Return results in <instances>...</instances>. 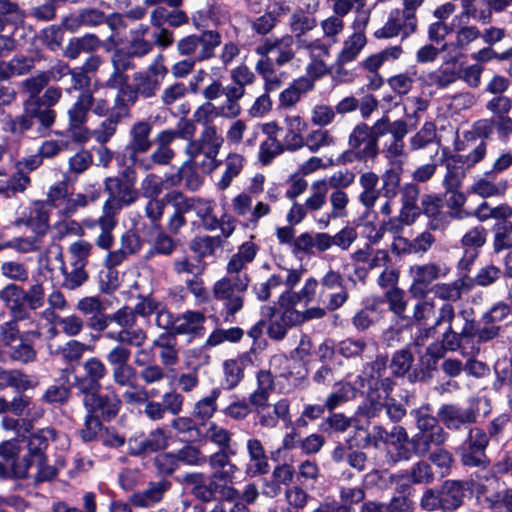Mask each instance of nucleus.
I'll list each match as a JSON object with an SVG mask.
<instances>
[{"label":"nucleus","mask_w":512,"mask_h":512,"mask_svg":"<svg viewBox=\"0 0 512 512\" xmlns=\"http://www.w3.org/2000/svg\"><path fill=\"white\" fill-rule=\"evenodd\" d=\"M135 184L136 174L129 168L120 176L105 179V191L109 197L103 204L102 215L98 218L101 233L96 239V245L99 248L109 250L113 246L112 231L117 225V215L123 207L132 205L139 197Z\"/></svg>","instance_id":"obj_1"},{"label":"nucleus","mask_w":512,"mask_h":512,"mask_svg":"<svg viewBox=\"0 0 512 512\" xmlns=\"http://www.w3.org/2000/svg\"><path fill=\"white\" fill-rule=\"evenodd\" d=\"M91 326L99 331L107 329L104 334L105 338L127 346H143L148 338L144 329L134 327V315L131 312V307L128 306H124L110 315L93 318Z\"/></svg>","instance_id":"obj_2"},{"label":"nucleus","mask_w":512,"mask_h":512,"mask_svg":"<svg viewBox=\"0 0 512 512\" xmlns=\"http://www.w3.org/2000/svg\"><path fill=\"white\" fill-rule=\"evenodd\" d=\"M101 195L100 186L89 185L84 193H70L68 185L64 181L51 185L46 193V204L54 208L60 216L71 217L80 208H85L89 203L95 202Z\"/></svg>","instance_id":"obj_3"},{"label":"nucleus","mask_w":512,"mask_h":512,"mask_svg":"<svg viewBox=\"0 0 512 512\" xmlns=\"http://www.w3.org/2000/svg\"><path fill=\"white\" fill-rule=\"evenodd\" d=\"M298 46L306 50L309 62L305 68L306 75L295 79L291 85L298 93L304 95L312 91L315 87V82L329 72L327 59L330 56L331 46L320 38L310 41L300 40Z\"/></svg>","instance_id":"obj_4"},{"label":"nucleus","mask_w":512,"mask_h":512,"mask_svg":"<svg viewBox=\"0 0 512 512\" xmlns=\"http://www.w3.org/2000/svg\"><path fill=\"white\" fill-rule=\"evenodd\" d=\"M280 196L281 189L276 184L270 185L265 191L264 200H259L255 204L251 195L241 192L231 201L232 211L245 220L246 227L256 228L262 218L271 214V204L276 203Z\"/></svg>","instance_id":"obj_5"},{"label":"nucleus","mask_w":512,"mask_h":512,"mask_svg":"<svg viewBox=\"0 0 512 512\" xmlns=\"http://www.w3.org/2000/svg\"><path fill=\"white\" fill-rule=\"evenodd\" d=\"M302 275V270L281 268L266 282L255 287L258 299L265 301L273 294H279L280 305L294 304V298L298 296L293 293V289L300 282Z\"/></svg>","instance_id":"obj_6"},{"label":"nucleus","mask_w":512,"mask_h":512,"mask_svg":"<svg viewBox=\"0 0 512 512\" xmlns=\"http://www.w3.org/2000/svg\"><path fill=\"white\" fill-rule=\"evenodd\" d=\"M249 283V275L224 276L213 284V298L222 303L227 315H234L244 306V295Z\"/></svg>","instance_id":"obj_7"},{"label":"nucleus","mask_w":512,"mask_h":512,"mask_svg":"<svg viewBox=\"0 0 512 512\" xmlns=\"http://www.w3.org/2000/svg\"><path fill=\"white\" fill-rule=\"evenodd\" d=\"M348 298L349 293L343 276L338 271L329 269L320 279L318 303L328 311H335L341 308Z\"/></svg>","instance_id":"obj_8"},{"label":"nucleus","mask_w":512,"mask_h":512,"mask_svg":"<svg viewBox=\"0 0 512 512\" xmlns=\"http://www.w3.org/2000/svg\"><path fill=\"white\" fill-rule=\"evenodd\" d=\"M408 273L412 279L409 292L413 297L418 298L426 295L432 282L446 277L450 273V267L445 264L428 262L410 266Z\"/></svg>","instance_id":"obj_9"},{"label":"nucleus","mask_w":512,"mask_h":512,"mask_svg":"<svg viewBox=\"0 0 512 512\" xmlns=\"http://www.w3.org/2000/svg\"><path fill=\"white\" fill-rule=\"evenodd\" d=\"M417 27L416 15L408 14L401 9H393L383 26L374 32V37L377 39L400 37L401 40H405L416 32Z\"/></svg>","instance_id":"obj_10"},{"label":"nucleus","mask_w":512,"mask_h":512,"mask_svg":"<svg viewBox=\"0 0 512 512\" xmlns=\"http://www.w3.org/2000/svg\"><path fill=\"white\" fill-rule=\"evenodd\" d=\"M498 486L499 483L494 477L485 478L477 483L475 488L477 502L485 509L512 512V489L500 493Z\"/></svg>","instance_id":"obj_11"},{"label":"nucleus","mask_w":512,"mask_h":512,"mask_svg":"<svg viewBox=\"0 0 512 512\" xmlns=\"http://www.w3.org/2000/svg\"><path fill=\"white\" fill-rule=\"evenodd\" d=\"M488 443V436L483 430L470 429L459 450L462 464L467 467H486L489 464L485 453Z\"/></svg>","instance_id":"obj_12"},{"label":"nucleus","mask_w":512,"mask_h":512,"mask_svg":"<svg viewBox=\"0 0 512 512\" xmlns=\"http://www.w3.org/2000/svg\"><path fill=\"white\" fill-rule=\"evenodd\" d=\"M91 92L86 90L79 94L75 103L68 110V133L78 142H85L90 138V131L85 126L91 109Z\"/></svg>","instance_id":"obj_13"},{"label":"nucleus","mask_w":512,"mask_h":512,"mask_svg":"<svg viewBox=\"0 0 512 512\" xmlns=\"http://www.w3.org/2000/svg\"><path fill=\"white\" fill-rule=\"evenodd\" d=\"M152 126L147 121L134 123L129 130V142L124 148V155L132 164L137 162L139 154L146 153L152 147L150 134Z\"/></svg>","instance_id":"obj_14"},{"label":"nucleus","mask_w":512,"mask_h":512,"mask_svg":"<svg viewBox=\"0 0 512 512\" xmlns=\"http://www.w3.org/2000/svg\"><path fill=\"white\" fill-rule=\"evenodd\" d=\"M42 336L41 330L36 326L35 329L28 330L11 347L0 350V361L13 360L23 364L31 363L36 360L37 352L34 347L28 343L27 338H39Z\"/></svg>","instance_id":"obj_15"},{"label":"nucleus","mask_w":512,"mask_h":512,"mask_svg":"<svg viewBox=\"0 0 512 512\" xmlns=\"http://www.w3.org/2000/svg\"><path fill=\"white\" fill-rule=\"evenodd\" d=\"M449 28L455 37L453 45L458 49H466L481 37L480 29L470 23V15L467 12L455 15L449 23Z\"/></svg>","instance_id":"obj_16"},{"label":"nucleus","mask_w":512,"mask_h":512,"mask_svg":"<svg viewBox=\"0 0 512 512\" xmlns=\"http://www.w3.org/2000/svg\"><path fill=\"white\" fill-rule=\"evenodd\" d=\"M420 213L428 218L427 227L432 231H445L449 227V216L443 211V201L436 195H423Z\"/></svg>","instance_id":"obj_17"},{"label":"nucleus","mask_w":512,"mask_h":512,"mask_svg":"<svg viewBox=\"0 0 512 512\" xmlns=\"http://www.w3.org/2000/svg\"><path fill=\"white\" fill-rule=\"evenodd\" d=\"M0 298L16 320L30 319V311L26 307V291L15 284L6 285L0 292Z\"/></svg>","instance_id":"obj_18"},{"label":"nucleus","mask_w":512,"mask_h":512,"mask_svg":"<svg viewBox=\"0 0 512 512\" xmlns=\"http://www.w3.org/2000/svg\"><path fill=\"white\" fill-rule=\"evenodd\" d=\"M439 420L450 430H459L477 419L473 408H461L453 404L443 405L438 411Z\"/></svg>","instance_id":"obj_19"},{"label":"nucleus","mask_w":512,"mask_h":512,"mask_svg":"<svg viewBox=\"0 0 512 512\" xmlns=\"http://www.w3.org/2000/svg\"><path fill=\"white\" fill-rule=\"evenodd\" d=\"M349 147L355 148L362 153V157L374 160L379 154V146L372 137L370 128L365 123H360L354 127L348 137Z\"/></svg>","instance_id":"obj_20"},{"label":"nucleus","mask_w":512,"mask_h":512,"mask_svg":"<svg viewBox=\"0 0 512 512\" xmlns=\"http://www.w3.org/2000/svg\"><path fill=\"white\" fill-rule=\"evenodd\" d=\"M83 394V404L89 413H100L104 418L108 419L118 413L121 405L118 396H101L98 394V390Z\"/></svg>","instance_id":"obj_21"},{"label":"nucleus","mask_w":512,"mask_h":512,"mask_svg":"<svg viewBox=\"0 0 512 512\" xmlns=\"http://www.w3.org/2000/svg\"><path fill=\"white\" fill-rule=\"evenodd\" d=\"M358 182L361 188L358 201L367 212H370L379 200L383 190L378 188L379 176L375 172L366 171L360 174Z\"/></svg>","instance_id":"obj_22"},{"label":"nucleus","mask_w":512,"mask_h":512,"mask_svg":"<svg viewBox=\"0 0 512 512\" xmlns=\"http://www.w3.org/2000/svg\"><path fill=\"white\" fill-rule=\"evenodd\" d=\"M204 147V156L208 159V171H213L219 166L217 156L224 143V138L216 126L203 128L198 138Z\"/></svg>","instance_id":"obj_23"},{"label":"nucleus","mask_w":512,"mask_h":512,"mask_svg":"<svg viewBox=\"0 0 512 512\" xmlns=\"http://www.w3.org/2000/svg\"><path fill=\"white\" fill-rule=\"evenodd\" d=\"M85 376L78 380V388L82 393L99 390L100 380L107 374V368L104 363L96 358L91 357L83 364Z\"/></svg>","instance_id":"obj_24"},{"label":"nucleus","mask_w":512,"mask_h":512,"mask_svg":"<svg viewBox=\"0 0 512 512\" xmlns=\"http://www.w3.org/2000/svg\"><path fill=\"white\" fill-rule=\"evenodd\" d=\"M449 438V434L442 427H435L434 430L416 433L410 444L413 447V451L418 456L427 455L432 447H438L443 445Z\"/></svg>","instance_id":"obj_25"},{"label":"nucleus","mask_w":512,"mask_h":512,"mask_svg":"<svg viewBox=\"0 0 512 512\" xmlns=\"http://www.w3.org/2000/svg\"><path fill=\"white\" fill-rule=\"evenodd\" d=\"M171 201L173 211L167 217L166 230L169 234L177 235L187 223L185 214L190 212L191 204L180 192L171 194Z\"/></svg>","instance_id":"obj_26"},{"label":"nucleus","mask_w":512,"mask_h":512,"mask_svg":"<svg viewBox=\"0 0 512 512\" xmlns=\"http://www.w3.org/2000/svg\"><path fill=\"white\" fill-rule=\"evenodd\" d=\"M391 139L383 145L382 154L392 165L402 166L407 158L404 138L408 134V125L403 129H395Z\"/></svg>","instance_id":"obj_27"},{"label":"nucleus","mask_w":512,"mask_h":512,"mask_svg":"<svg viewBox=\"0 0 512 512\" xmlns=\"http://www.w3.org/2000/svg\"><path fill=\"white\" fill-rule=\"evenodd\" d=\"M49 253L54 256V258L60 264V270L65 276L63 286L69 290H74L81 286L88 278V275L84 269L85 266L81 265H73V269L68 272L63 260L62 249L59 245L53 244L49 249Z\"/></svg>","instance_id":"obj_28"},{"label":"nucleus","mask_w":512,"mask_h":512,"mask_svg":"<svg viewBox=\"0 0 512 512\" xmlns=\"http://www.w3.org/2000/svg\"><path fill=\"white\" fill-rule=\"evenodd\" d=\"M290 405L288 400L281 399L273 406L263 407L258 410L257 415L261 426L266 428H275L279 420L291 422L289 414Z\"/></svg>","instance_id":"obj_29"},{"label":"nucleus","mask_w":512,"mask_h":512,"mask_svg":"<svg viewBox=\"0 0 512 512\" xmlns=\"http://www.w3.org/2000/svg\"><path fill=\"white\" fill-rule=\"evenodd\" d=\"M206 317L199 311L188 310L176 317L174 335H202Z\"/></svg>","instance_id":"obj_30"},{"label":"nucleus","mask_w":512,"mask_h":512,"mask_svg":"<svg viewBox=\"0 0 512 512\" xmlns=\"http://www.w3.org/2000/svg\"><path fill=\"white\" fill-rule=\"evenodd\" d=\"M152 348L158 349L162 365L175 366L179 361L177 339L172 333H162L152 341Z\"/></svg>","instance_id":"obj_31"},{"label":"nucleus","mask_w":512,"mask_h":512,"mask_svg":"<svg viewBox=\"0 0 512 512\" xmlns=\"http://www.w3.org/2000/svg\"><path fill=\"white\" fill-rule=\"evenodd\" d=\"M170 486L171 483L167 480L150 483L145 490L134 493L131 501L138 507H151L162 500L164 493L169 490Z\"/></svg>","instance_id":"obj_32"},{"label":"nucleus","mask_w":512,"mask_h":512,"mask_svg":"<svg viewBox=\"0 0 512 512\" xmlns=\"http://www.w3.org/2000/svg\"><path fill=\"white\" fill-rule=\"evenodd\" d=\"M246 448L249 455L247 473L252 476L267 473L269 463L261 441L256 438H251L247 441Z\"/></svg>","instance_id":"obj_33"},{"label":"nucleus","mask_w":512,"mask_h":512,"mask_svg":"<svg viewBox=\"0 0 512 512\" xmlns=\"http://www.w3.org/2000/svg\"><path fill=\"white\" fill-rule=\"evenodd\" d=\"M460 315L463 316L464 319V325L461 330L458 332L455 327H445V331L442 334L441 342L446 350L456 351L461 346L462 339L471 338L475 335L474 321L465 317L464 313Z\"/></svg>","instance_id":"obj_34"},{"label":"nucleus","mask_w":512,"mask_h":512,"mask_svg":"<svg viewBox=\"0 0 512 512\" xmlns=\"http://www.w3.org/2000/svg\"><path fill=\"white\" fill-rule=\"evenodd\" d=\"M48 83V75L43 72L22 81L21 88L28 95V99L24 102V109L27 113H36V109H31V106L39 104L38 95Z\"/></svg>","instance_id":"obj_35"},{"label":"nucleus","mask_w":512,"mask_h":512,"mask_svg":"<svg viewBox=\"0 0 512 512\" xmlns=\"http://www.w3.org/2000/svg\"><path fill=\"white\" fill-rule=\"evenodd\" d=\"M261 43L262 45H271L270 53L274 50L277 52L275 63L278 66H283L295 58L296 53L293 49L295 40L292 35H284L275 39L266 38Z\"/></svg>","instance_id":"obj_36"},{"label":"nucleus","mask_w":512,"mask_h":512,"mask_svg":"<svg viewBox=\"0 0 512 512\" xmlns=\"http://www.w3.org/2000/svg\"><path fill=\"white\" fill-rule=\"evenodd\" d=\"M101 46V40L95 34H85L69 41L64 50V56L76 59L81 53H92Z\"/></svg>","instance_id":"obj_37"},{"label":"nucleus","mask_w":512,"mask_h":512,"mask_svg":"<svg viewBox=\"0 0 512 512\" xmlns=\"http://www.w3.org/2000/svg\"><path fill=\"white\" fill-rule=\"evenodd\" d=\"M464 483L460 481H446L439 493L442 501L443 510H454L459 507L465 496Z\"/></svg>","instance_id":"obj_38"},{"label":"nucleus","mask_w":512,"mask_h":512,"mask_svg":"<svg viewBox=\"0 0 512 512\" xmlns=\"http://www.w3.org/2000/svg\"><path fill=\"white\" fill-rule=\"evenodd\" d=\"M367 43L363 32L357 31L344 40L341 50L337 54L340 63H350L356 60Z\"/></svg>","instance_id":"obj_39"},{"label":"nucleus","mask_w":512,"mask_h":512,"mask_svg":"<svg viewBox=\"0 0 512 512\" xmlns=\"http://www.w3.org/2000/svg\"><path fill=\"white\" fill-rule=\"evenodd\" d=\"M461 163V155H452L446 159V174L442 181L446 191L460 189L464 178V171Z\"/></svg>","instance_id":"obj_40"},{"label":"nucleus","mask_w":512,"mask_h":512,"mask_svg":"<svg viewBox=\"0 0 512 512\" xmlns=\"http://www.w3.org/2000/svg\"><path fill=\"white\" fill-rule=\"evenodd\" d=\"M507 189V180L501 179L499 181H493L486 177L476 179L470 187L472 193L479 195L482 198L504 195Z\"/></svg>","instance_id":"obj_41"},{"label":"nucleus","mask_w":512,"mask_h":512,"mask_svg":"<svg viewBox=\"0 0 512 512\" xmlns=\"http://www.w3.org/2000/svg\"><path fill=\"white\" fill-rule=\"evenodd\" d=\"M449 194L446 199V205L448 211L446 214L449 216V225L451 224V220H464L472 217L471 211H468L465 208V204L467 201L466 195L458 190H449L446 191Z\"/></svg>","instance_id":"obj_42"},{"label":"nucleus","mask_w":512,"mask_h":512,"mask_svg":"<svg viewBox=\"0 0 512 512\" xmlns=\"http://www.w3.org/2000/svg\"><path fill=\"white\" fill-rule=\"evenodd\" d=\"M186 201L191 204L190 211L196 212V215L201 219L207 230L213 231L217 229V218L213 214V201L189 197H186Z\"/></svg>","instance_id":"obj_43"},{"label":"nucleus","mask_w":512,"mask_h":512,"mask_svg":"<svg viewBox=\"0 0 512 512\" xmlns=\"http://www.w3.org/2000/svg\"><path fill=\"white\" fill-rule=\"evenodd\" d=\"M221 44V36L218 32L207 30L197 34L196 61H204L212 58L216 47Z\"/></svg>","instance_id":"obj_44"},{"label":"nucleus","mask_w":512,"mask_h":512,"mask_svg":"<svg viewBox=\"0 0 512 512\" xmlns=\"http://www.w3.org/2000/svg\"><path fill=\"white\" fill-rule=\"evenodd\" d=\"M55 436V431L51 428L41 429L30 435L28 440V459L30 461L44 458V450L48 442ZM27 459V457H25Z\"/></svg>","instance_id":"obj_45"},{"label":"nucleus","mask_w":512,"mask_h":512,"mask_svg":"<svg viewBox=\"0 0 512 512\" xmlns=\"http://www.w3.org/2000/svg\"><path fill=\"white\" fill-rule=\"evenodd\" d=\"M31 183L29 175L15 172L10 177L0 179V196L9 199L23 193Z\"/></svg>","instance_id":"obj_46"},{"label":"nucleus","mask_w":512,"mask_h":512,"mask_svg":"<svg viewBox=\"0 0 512 512\" xmlns=\"http://www.w3.org/2000/svg\"><path fill=\"white\" fill-rule=\"evenodd\" d=\"M186 488L198 499L209 502L212 500V487L206 483L203 473H189L183 477Z\"/></svg>","instance_id":"obj_47"},{"label":"nucleus","mask_w":512,"mask_h":512,"mask_svg":"<svg viewBox=\"0 0 512 512\" xmlns=\"http://www.w3.org/2000/svg\"><path fill=\"white\" fill-rule=\"evenodd\" d=\"M357 389L349 382H337L333 386L332 392L327 396L325 407L332 411L345 402L356 397Z\"/></svg>","instance_id":"obj_48"},{"label":"nucleus","mask_w":512,"mask_h":512,"mask_svg":"<svg viewBox=\"0 0 512 512\" xmlns=\"http://www.w3.org/2000/svg\"><path fill=\"white\" fill-rule=\"evenodd\" d=\"M49 205L45 201H38L33 204L28 224L36 234L44 237L49 229Z\"/></svg>","instance_id":"obj_49"},{"label":"nucleus","mask_w":512,"mask_h":512,"mask_svg":"<svg viewBox=\"0 0 512 512\" xmlns=\"http://www.w3.org/2000/svg\"><path fill=\"white\" fill-rule=\"evenodd\" d=\"M89 346L77 340H70L63 346L49 344V353L54 356H61L65 361L72 362L79 360Z\"/></svg>","instance_id":"obj_50"},{"label":"nucleus","mask_w":512,"mask_h":512,"mask_svg":"<svg viewBox=\"0 0 512 512\" xmlns=\"http://www.w3.org/2000/svg\"><path fill=\"white\" fill-rule=\"evenodd\" d=\"M245 164V158L238 153H230L225 161V171L218 182V188L221 190L227 189L232 180L239 175Z\"/></svg>","instance_id":"obj_51"},{"label":"nucleus","mask_w":512,"mask_h":512,"mask_svg":"<svg viewBox=\"0 0 512 512\" xmlns=\"http://www.w3.org/2000/svg\"><path fill=\"white\" fill-rule=\"evenodd\" d=\"M336 138L332 135L330 130L318 128L312 130L306 136L305 146L311 153H317L321 149L334 146Z\"/></svg>","instance_id":"obj_52"},{"label":"nucleus","mask_w":512,"mask_h":512,"mask_svg":"<svg viewBox=\"0 0 512 512\" xmlns=\"http://www.w3.org/2000/svg\"><path fill=\"white\" fill-rule=\"evenodd\" d=\"M397 452L396 461L408 460L411 457V451L408 448V435L401 426H394L389 432V438L386 442Z\"/></svg>","instance_id":"obj_53"},{"label":"nucleus","mask_w":512,"mask_h":512,"mask_svg":"<svg viewBox=\"0 0 512 512\" xmlns=\"http://www.w3.org/2000/svg\"><path fill=\"white\" fill-rule=\"evenodd\" d=\"M220 394V388L212 389L209 395L194 404L193 415L202 420L210 419L217 410V400Z\"/></svg>","instance_id":"obj_54"},{"label":"nucleus","mask_w":512,"mask_h":512,"mask_svg":"<svg viewBox=\"0 0 512 512\" xmlns=\"http://www.w3.org/2000/svg\"><path fill=\"white\" fill-rule=\"evenodd\" d=\"M327 186L325 179H318L310 186V195L305 200V207L309 211L321 210L327 202Z\"/></svg>","instance_id":"obj_55"},{"label":"nucleus","mask_w":512,"mask_h":512,"mask_svg":"<svg viewBox=\"0 0 512 512\" xmlns=\"http://www.w3.org/2000/svg\"><path fill=\"white\" fill-rule=\"evenodd\" d=\"M423 79L428 86L444 89L457 80V73L452 68H439L427 73Z\"/></svg>","instance_id":"obj_56"},{"label":"nucleus","mask_w":512,"mask_h":512,"mask_svg":"<svg viewBox=\"0 0 512 512\" xmlns=\"http://www.w3.org/2000/svg\"><path fill=\"white\" fill-rule=\"evenodd\" d=\"M317 26V21L313 16L307 15L301 11L294 12L289 20V27L296 38L313 30Z\"/></svg>","instance_id":"obj_57"},{"label":"nucleus","mask_w":512,"mask_h":512,"mask_svg":"<svg viewBox=\"0 0 512 512\" xmlns=\"http://www.w3.org/2000/svg\"><path fill=\"white\" fill-rule=\"evenodd\" d=\"M464 285V279H457L452 283H438L434 285L432 291L441 300L457 301L461 298Z\"/></svg>","instance_id":"obj_58"},{"label":"nucleus","mask_w":512,"mask_h":512,"mask_svg":"<svg viewBox=\"0 0 512 512\" xmlns=\"http://www.w3.org/2000/svg\"><path fill=\"white\" fill-rule=\"evenodd\" d=\"M133 81L136 86V91L144 98L155 96L161 85L159 79L143 72L135 73Z\"/></svg>","instance_id":"obj_59"},{"label":"nucleus","mask_w":512,"mask_h":512,"mask_svg":"<svg viewBox=\"0 0 512 512\" xmlns=\"http://www.w3.org/2000/svg\"><path fill=\"white\" fill-rule=\"evenodd\" d=\"M407 126V123L404 120H396L391 122L389 117L383 116L382 118L378 119L372 127L370 128L372 137L376 140L378 143V140L380 137L385 136L386 134H390L391 136L394 135L395 129H403Z\"/></svg>","instance_id":"obj_60"},{"label":"nucleus","mask_w":512,"mask_h":512,"mask_svg":"<svg viewBox=\"0 0 512 512\" xmlns=\"http://www.w3.org/2000/svg\"><path fill=\"white\" fill-rule=\"evenodd\" d=\"M335 117L336 113L334 107L328 104L318 103L311 109L310 121L313 125L324 128L332 124Z\"/></svg>","instance_id":"obj_61"},{"label":"nucleus","mask_w":512,"mask_h":512,"mask_svg":"<svg viewBox=\"0 0 512 512\" xmlns=\"http://www.w3.org/2000/svg\"><path fill=\"white\" fill-rule=\"evenodd\" d=\"M394 166L387 169L381 176L385 198H393L397 194V189L400 185L402 167L399 165Z\"/></svg>","instance_id":"obj_62"},{"label":"nucleus","mask_w":512,"mask_h":512,"mask_svg":"<svg viewBox=\"0 0 512 512\" xmlns=\"http://www.w3.org/2000/svg\"><path fill=\"white\" fill-rule=\"evenodd\" d=\"M205 436L212 443L218 445L220 449H229L230 447L232 440L231 432L214 422L209 423Z\"/></svg>","instance_id":"obj_63"},{"label":"nucleus","mask_w":512,"mask_h":512,"mask_svg":"<svg viewBox=\"0 0 512 512\" xmlns=\"http://www.w3.org/2000/svg\"><path fill=\"white\" fill-rule=\"evenodd\" d=\"M496 253L512 248V222H506L498 227L493 239Z\"/></svg>","instance_id":"obj_64"}]
</instances>
